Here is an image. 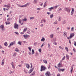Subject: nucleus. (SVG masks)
I'll return each mask as SVG.
<instances>
[{
	"label": "nucleus",
	"instance_id": "f257e3e1",
	"mask_svg": "<svg viewBox=\"0 0 76 76\" xmlns=\"http://www.w3.org/2000/svg\"><path fill=\"white\" fill-rule=\"evenodd\" d=\"M29 3H27L26 4L23 6H21L19 4H17V6H18V7H27L28 5H29Z\"/></svg>",
	"mask_w": 76,
	"mask_h": 76
},
{
	"label": "nucleus",
	"instance_id": "f03ea898",
	"mask_svg": "<svg viewBox=\"0 0 76 76\" xmlns=\"http://www.w3.org/2000/svg\"><path fill=\"white\" fill-rule=\"evenodd\" d=\"M64 10L68 13L70 12V9L69 7H66L64 8Z\"/></svg>",
	"mask_w": 76,
	"mask_h": 76
},
{
	"label": "nucleus",
	"instance_id": "7ed1b4c3",
	"mask_svg": "<svg viewBox=\"0 0 76 76\" xmlns=\"http://www.w3.org/2000/svg\"><path fill=\"white\" fill-rule=\"evenodd\" d=\"M14 27L15 29H18L19 25L18 24H16V23H15L14 25Z\"/></svg>",
	"mask_w": 76,
	"mask_h": 76
},
{
	"label": "nucleus",
	"instance_id": "20e7f679",
	"mask_svg": "<svg viewBox=\"0 0 76 76\" xmlns=\"http://www.w3.org/2000/svg\"><path fill=\"white\" fill-rule=\"evenodd\" d=\"M46 68L45 66H41V68L40 69L41 72H42V71H44L45 70Z\"/></svg>",
	"mask_w": 76,
	"mask_h": 76
},
{
	"label": "nucleus",
	"instance_id": "39448f33",
	"mask_svg": "<svg viewBox=\"0 0 76 76\" xmlns=\"http://www.w3.org/2000/svg\"><path fill=\"white\" fill-rule=\"evenodd\" d=\"M73 36H74V34H71L69 37H67L68 39H70V38H72Z\"/></svg>",
	"mask_w": 76,
	"mask_h": 76
},
{
	"label": "nucleus",
	"instance_id": "423d86ee",
	"mask_svg": "<svg viewBox=\"0 0 76 76\" xmlns=\"http://www.w3.org/2000/svg\"><path fill=\"white\" fill-rule=\"evenodd\" d=\"M61 62H62V61H61L58 64V67H62V65H61Z\"/></svg>",
	"mask_w": 76,
	"mask_h": 76
},
{
	"label": "nucleus",
	"instance_id": "0eeeda50",
	"mask_svg": "<svg viewBox=\"0 0 76 76\" xmlns=\"http://www.w3.org/2000/svg\"><path fill=\"white\" fill-rule=\"evenodd\" d=\"M23 36L25 39H27V38H28V37H29V35L28 34L23 35Z\"/></svg>",
	"mask_w": 76,
	"mask_h": 76
},
{
	"label": "nucleus",
	"instance_id": "6e6552de",
	"mask_svg": "<svg viewBox=\"0 0 76 76\" xmlns=\"http://www.w3.org/2000/svg\"><path fill=\"white\" fill-rule=\"evenodd\" d=\"M74 9L73 8H72V11L71 12V16H72V15H73V13H74Z\"/></svg>",
	"mask_w": 76,
	"mask_h": 76
},
{
	"label": "nucleus",
	"instance_id": "1a4fd4ad",
	"mask_svg": "<svg viewBox=\"0 0 76 76\" xmlns=\"http://www.w3.org/2000/svg\"><path fill=\"white\" fill-rule=\"evenodd\" d=\"M4 59H3V60H2L1 61V65H2V66H3V65H4Z\"/></svg>",
	"mask_w": 76,
	"mask_h": 76
},
{
	"label": "nucleus",
	"instance_id": "9d476101",
	"mask_svg": "<svg viewBox=\"0 0 76 76\" xmlns=\"http://www.w3.org/2000/svg\"><path fill=\"white\" fill-rule=\"evenodd\" d=\"M15 43V42L14 41L10 43V46H12V45H14Z\"/></svg>",
	"mask_w": 76,
	"mask_h": 76
},
{
	"label": "nucleus",
	"instance_id": "9b49d317",
	"mask_svg": "<svg viewBox=\"0 0 76 76\" xmlns=\"http://www.w3.org/2000/svg\"><path fill=\"white\" fill-rule=\"evenodd\" d=\"M54 7H52L50 8H48L49 11H50V12H51V10L54 9Z\"/></svg>",
	"mask_w": 76,
	"mask_h": 76
},
{
	"label": "nucleus",
	"instance_id": "f8f14e48",
	"mask_svg": "<svg viewBox=\"0 0 76 76\" xmlns=\"http://www.w3.org/2000/svg\"><path fill=\"white\" fill-rule=\"evenodd\" d=\"M35 75V71H34L30 75V76H34Z\"/></svg>",
	"mask_w": 76,
	"mask_h": 76
},
{
	"label": "nucleus",
	"instance_id": "ddd939ff",
	"mask_svg": "<svg viewBox=\"0 0 76 76\" xmlns=\"http://www.w3.org/2000/svg\"><path fill=\"white\" fill-rule=\"evenodd\" d=\"M25 65H26V66L27 69H29V65L28 64H25Z\"/></svg>",
	"mask_w": 76,
	"mask_h": 76
},
{
	"label": "nucleus",
	"instance_id": "4468645a",
	"mask_svg": "<svg viewBox=\"0 0 76 76\" xmlns=\"http://www.w3.org/2000/svg\"><path fill=\"white\" fill-rule=\"evenodd\" d=\"M54 37V34H51L50 36V38H53Z\"/></svg>",
	"mask_w": 76,
	"mask_h": 76
},
{
	"label": "nucleus",
	"instance_id": "2eb2a0df",
	"mask_svg": "<svg viewBox=\"0 0 76 76\" xmlns=\"http://www.w3.org/2000/svg\"><path fill=\"white\" fill-rule=\"evenodd\" d=\"M73 66H71V67L70 72L71 73H72V72H73Z\"/></svg>",
	"mask_w": 76,
	"mask_h": 76
},
{
	"label": "nucleus",
	"instance_id": "dca6fc26",
	"mask_svg": "<svg viewBox=\"0 0 76 76\" xmlns=\"http://www.w3.org/2000/svg\"><path fill=\"white\" fill-rule=\"evenodd\" d=\"M33 71V68L32 69H30L28 72L29 73H31V72Z\"/></svg>",
	"mask_w": 76,
	"mask_h": 76
},
{
	"label": "nucleus",
	"instance_id": "f3484780",
	"mask_svg": "<svg viewBox=\"0 0 76 76\" xmlns=\"http://www.w3.org/2000/svg\"><path fill=\"white\" fill-rule=\"evenodd\" d=\"M49 74H50V72L48 71L46 73L45 75L46 76H48Z\"/></svg>",
	"mask_w": 76,
	"mask_h": 76
},
{
	"label": "nucleus",
	"instance_id": "a211bd4d",
	"mask_svg": "<svg viewBox=\"0 0 76 76\" xmlns=\"http://www.w3.org/2000/svg\"><path fill=\"white\" fill-rule=\"evenodd\" d=\"M56 41V38H55L53 39V41H52V42H55Z\"/></svg>",
	"mask_w": 76,
	"mask_h": 76
},
{
	"label": "nucleus",
	"instance_id": "6ab92c4d",
	"mask_svg": "<svg viewBox=\"0 0 76 76\" xmlns=\"http://www.w3.org/2000/svg\"><path fill=\"white\" fill-rule=\"evenodd\" d=\"M22 20L23 21H23H26L27 19L26 18H24V19H22Z\"/></svg>",
	"mask_w": 76,
	"mask_h": 76
},
{
	"label": "nucleus",
	"instance_id": "aec40b11",
	"mask_svg": "<svg viewBox=\"0 0 76 76\" xmlns=\"http://www.w3.org/2000/svg\"><path fill=\"white\" fill-rule=\"evenodd\" d=\"M26 31H27V28H25L24 29L23 32L25 33V32Z\"/></svg>",
	"mask_w": 76,
	"mask_h": 76
},
{
	"label": "nucleus",
	"instance_id": "412c9836",
	"mask_svg": "<svg viewBox=\"0 0 76 76\" xmlns=\"http://www.w3.org/2000/svg\"><path fill=\"white\" fill-rule=\"evenodd\" d=\"M18 44H19V45H22V42L20 41H19L18 42Z\"/></svg>",
	"mask_w": 76,
	"mask_h": 76
},
{
	"label": "nucleus",
	"instance_id": "4be33fe9",
	"mask_svg": "<svg viewBox=\"0 0 76 76\" xmlns=\"http://www.w3.org/2000/svg\"><path fill=\"white\" fill-rule=\"evenodd\" d=\"M66 20H64L62 21L63 24L64 25V24H66Z\"/></svg>",
	"mask_w": 76,
	"mask_h": 76
},
{
	"label": "nucleus",
	"instance_id": "5701e85b",
	"mask_svg": "<svg viewBox=\"0 0 76 76\" xmlns=\"http://www.w3.org/2000/svg\"><path fill=\"white\" fill-rule=\"evenodd\" d=\"M43 62L44 63H45V64H47V60H44Z\"/></svg>",
	"mask_w": 76,
	"mask_h": 76
},
{
	"label": "nucleus",
	"instance_id": "b1692460",
	"mask_svg": "<svg viewBox=\"0 0 76 76\" xmlns=\"http://www.w3.org/2000/svg\"><path fill=\"white\" fill-rule=\"evenodd\" d=\"M66 57L67 58V59H69V55H66Z\"/></svg>",
	"mask_w": 76,
	"mask_h": 76
},
{
	"label": "nucleus",
	"instance_id": "393cba45",
	"mask_svg": "<svg viewBox=\"0 0 76 76\" xmlns=\"http://www.w3.org/2000/svg\"><path fill=\"white\" fill-rule=\"evenodd\" d=\"M45 40V38L44 37H42V38L41 39V41H44Z\"/></svg>",
	"mask_w": 76,
	"mask_h": 76
},
{
	"label": "nucleus",
	"instance_id": "a878e982",
	"mask_svg": "<svg viewBox=\"0 0 76 76\" xmlns=\"http://www.w3.org/2000/svg\"><path fill=\"white\" fill-rule=\"evenodd\" d=\"M0 28L1 29L2 28H4V26L3 25H1V26H0Z\"/></svg>",
	"mask_w": 76,
	"mask_h": 76
},
{
	"label": "nucleus",
	"instance_id": "bb28decb",
	"mask_svg": "<svg viewBox=\"0 0 76 76\" xmlns=\"http://www.w3.org/2000/svg\"><path fill=\"white\" fill-rule=\"evenodd\" d=\"M61 17H59L58 18V20L59 22H60V21H61Z\"/></svg>",
	"mask_w": 76,
	"mask_h": 76
},
{
	"label": "nucleus",
	"instance_id": "cd10ccee",
	"mask_svg": "<svg viewBox=\"0 0 76 76\" xmlns=\"http://www.w3.org/2000/svg\"><path fill=\"white\" fill-rule=\"evenodd\" d=\"M4 45H5V46H7V42H5L4 43Z\"/></svg>",
	"mask_w": 76,
	"mask_h": 76
},
{
	"label": "nucleus",
	"instance_id": "c85d7f7f",
	"mask_svg": "<svg viewBox=\"0 0 76 76\" xmlns=\"http://www.w3.org/2000/svg\"><path fill=\"white\" fill-rule=\"evenodd\" d=\"M30 20L31 19H34V17H31L30 18Z\"/></svg>",
	"mask_w": 76,
	"mask_h": 76
},
{
	"label": "nucleus",
	"instance_id": "c756f323",
	"mask_svg": "<svg viewBox=\"0 0 76 76\" xmlns=\"http://www.w3.org/2000/svg\"><path fill=\"white\" fill-rule=\"evenodd\" d=\"M37 2V0H34V4H36Z\"/></svg>",
	"mask_w": 76,
	"mask_h": 76
},
{
	"label": "nucleus",
	"instance_id": "7c9ffc66",
	"mask_svg": "<svg viewBox=\"0 0 76 76\" xmlns=\"http://www.w3.org/2000/svg\"><path fill=\"white\" fill-rule=\"evenodd\" d=\"M58 6V5H57V6H56L55 7H54V9H56V8H57Z\"/></svg>",
	"mask_w": 76,
	"mask_h": 76
},
{
	"label": "nucleus",
	"instance_id": "2f4dec72",
	"mask_svg": "<svg viewBox=\"0 0 76 76\" xmlns=\"http://www.w3.org/2000/svg\"><path fill=\"white\" fill-rule=\"evenodd\" d=\"M53 17V14H52L50 15V18H52Z\"/></svg>",
	"mask_w": 76,
	"mask_h": 76
},
{
	"label": "nucleus",
	"instance_id": "473e14b6",
	"mask_svg": "<svg viewBox=\"0 0 76 76\" xmlns=\"http://www.w3.org/2000/svg\"><path fill=\"white\" fill-rule=\"evenodd\" d=\"M10 6V4H8V5H7V8H8V9H9Z\"/></svg>",
	"mask_w": 76,
	"mask_h": 76
},
{
	"label": "nucleus",
	"instance_id": "72a5a7b5",
	"mask_svg": "<svg viewBox=\"0 0 76 76\" xmlns=\"http://www.w3.org/2000/svg\"><path fill=\"white\" fill-rule=\"evenodd\" d=\"M15 51H16L17 52H19V50H18V48H16L15 50Z\"/></svg>",
	"mask_w": 76,
	"mask_h": 76
},
{
	"label": "nucleus",
	"instance_id": "f704fd0d",
	"mask_svg": "<svg viewBox=\"0 0 76 76\" xmlns=\"http://www.w3.org/2000/svg\"><path fill=\"white\" fill-rule=\"evenodd\" d=\"M65 49L66 51H69V49H68V48L67 47H66L65 48Z\"/></svg>",
	"mask_w": 76,
	"mask_h": 76
},
{
	"label": "nucleus",
	"instance_id": "c9c22d12",
	"mask_svg": "<svg viewBox=\"0 0 76 76\" xmlns=\"http://www.w3.org/2000/svg\"><path fill=\"white\" fill-rule=\"evenodd\" d=\"M66 57H65V56H64L62 59V60L61 61H62L63 60H64L65 59V58Z\"/></svg>",
	"mask_w": 76,
	"mask_h": 76
},
{
	"label": "nucleus",
	"instance_id": "e433bc0d",
	"mask_svg": "<svg viewBox=\"0 0 76 76\" xmlns=\"http://www.w3.org/2000/svg\"><path fill=\"white\" fill-rule=\"evenodd\" d=\"M32 54H34V50L33 49L32 50Z\"/></svg>",
	"mask_w": 76,
	"mask_h": 76
},
{
	"label": "nucleus",
	"instance_id": "4c0bfd02",
	"mask_svg": "<svg viewBox=\"0 0 76 76\" xmlns=\"http://www.w3.org/2000/svg\"><path fill=\"white\" fill-rule=\"evenodd\" d=\"M74 31V28L72 27L71 28V31Z\"/></svg>",
	"mask_w": 76,
	"mask_h": 76
},
{
	"label": "nucleus",
	"instance_id": "58836bf2",
	"mask_svg": "<svg viewBox=\"0 0 76 76\" xmlns=\"http://www.w3.org/2000/svg\"><path fill=\"white\" fill-rule=\"evenodd\" d=\"M62 10V9L61 8H59L58 10V11H59V12H60V11H61Z\"/></svg>",
	"mask_w": 76,
	"mask_h": 76
},
{
	"label": "nucleus",
	"instance_id": "ea45409f",
	"mask_svg": "<svg viewBox=\"0 0 76 76\" xmlns=\"http://www.w3.org/2000/svg\"><path fill=\"white\" fill-rule=\"evenodd\" d=\"M12 67L13 69H15V65H12Z\"/></svg>",
	"mask_w": 76,
	"mask_h": 76
},
{
	"label": "nucleus",
	"instance_id": "a19ab883",
	"mask_svg": "<svg viewBox=\"0 0 76 76\" xmlns=\"http://www.w3.org/2000/svg\"><path fill=\"white\" fill-rule=\"evenodd\" d=\"M41 8H39L37 9V10H41Z\"/></svg>",
	"mask_w": 76,
	"mask_h": 76
},
{
	"label": "nucleus",
	"instance_id": "79ce46f5",
	"mask_svg": "<svg viewBox=\"0 0 76 76\" xmlns=\"http://www.w3.org/2000/svg\"><path fill=\"white\" fill-rule=\"evenodd\" d=\"M48 47L49 48H50V44L48 43Z\"/></svg>",
	"mask_w": 76,
	"mask_h": 76
},
{
	"label": "nucleus",
	"instance_id": "37998d69",
	"mask_svg": "<svg viewBox=\"0 0 76 76\" xmlns=\"http://www.w3.org/2000/svg\"><path fill=\"white\" fill-rule=\"evenodd\" d=\"M27 33L28 34H31V32H30V31H28L27 32Z\"/></svg>",
	"mask_w": 76,
	"mask_h": 76
},
{
	"label": "nucleus",
	"instance_id": "c03bdc74",
	"mask_svg": "<svg viewBox=\"0 0 76 76\" xmlns=\"http://www.w3.org/2000/svg\"><path fill=\"white\" fill-rule=\"evenodd\" d=\"M28 48L29 49L30 51H31V48L30 47H28Z\"/></svg>",
	"mask_w": 76,
	"mask_h": 76
},
{
	"label": "nucleus",
	"instance_id": "a18cd8bd",
	"mask_svg": "<svg viewBox=\"0 0 76 76\" xmlns=\"http://www.w3.org/2000/svg\"><path fill=\"white\" fill-rule=\"evenodd\" d=\"M64 37H66L67 36L66 35V34L65 33H64Z\"/></svg>",
	"mask_w": 76,
	"mask_h": 76
},
{
	"label": "nucleus",
	"instance_id": "49530a36",
	"mask_svg": "<svg viewBox=\"0 0 76 76\" xmlns=\"http://www.w3.org/2000/svg\"><path fill=\"white\" fill-rule=\"evenodd\" d=\"M11 65H12V66L14 65V63H13V62H12V63H11Z\"/></svg>",
	"mask_w": 76,
	"mask_h": 76
},
{
	"label": "nucleus",
	"instance_id": "de8ad7c7",
	"mask_svg": "<svg viewBox=\"0 0 76 76\" xmlns=\"http://www.w3.org/2000/svg\"><path fill=\"white\" fill-rule=\"evenodd\" d=\"M19 22L20 23H21V20L20 19H19Z\"/></svg>",
	"mask_w": 76,
	"mask_h": 76
},
{
	"label": "nucleus",
	"instance_id": "09e8293b",
	"mask_svg": "<svg viewBox=\"0 0 76 76\" xmlns=\"http://www.w3.org/2000/svg\"><path fill=\"white\" fill-rule=\"evenodd\" d=\"M58 72H61V69H60V68H58Z\"/></svg>",
	"mask_w": 76,
	"mask_h": 76
},
{
	"label": "nucleus",
	"instance_id": "8fccbe9b",
	"mask_svg": "<svg viewBox=\"0 0 76 76\" xmlns=\"http://www.w3.org/2000/svg\"><path fill=\"white\" fill-rule=\"evenodd\" d=\"M12 73H14V71L12 72V71H10V74H11Z\"/></svg>",
	"mask_w": 76,
	"mask_h": 76
},
{
	"label": "nucleus",
	"instance_id": "3c124183",
	"mask_svg": "<svg viewBox=\"0 0 76 76\" xmlns=\"http://www.w3.org/2000/svg\"><path fill=\"white\" fill-rule=\"evenodd\" d=\"M9 24H10V22L9 23H6V25H9Z\"/></svg>",
	"mask_w": 76,
	"mask_h": 76
},
{
	"label": "nucleus",
	"instance_id": "603ef678",
	"mask_svg": "<svg viewBox=\"0 0 76 76\" xmlns=\"http://www.w3.org/2000/svg\"><path fill=\"white\" fill-rule=\"evenodd\" d=\"M47 14H48V15H50V14H51V13L50 12H47Z\"/></svg>",
	"mask_w": 76,
	"mask_h": 76
},
{
	"label": "nucleus",
	"instance_id": "864d4df0",
	"mask_svg": "<svg viewBox=\"0 0 76 76\" xmlns=\"http://www.w3.org/2000/svg\"><path fill=\"white\" fill-rule=\"evenodd\" d=\"M53 44L55 45H57V43L55 42H53Z\"/></svg>",
	"mask_w": 76,
	"mask_h": 76
},
{
	"label": "nucleus",
	"instance_id": "5fc2aeb1",
	"mask_svg": "<svg viewBox=\"0 0 76 76\" xmlns=\"http://www.w3.org/2000/svg\"><path fill=\"white\" fill-rule=\"evenodd\" d=\"M44 43H43L42 45L41 46V47H43V46H44Z\"/></svg>",
	"mask_w": 76,
	"mask_h": 76
},
{
	"label": "nucleus",
	"instance_id": "6e6d98bb",
	"mask_svg": "<svg viewBox=\"0 0 76 76\" xmlns=\"http://www.w3.org/2000/svg\"><path fill=\"white\" fill-rule=\"evenodd\" d=\"M29 55H30V56L32 54V53H31V52H29L28 53Z\"/></svg>",
	"mask_w": 76,
	"mask_h": 76
},
{
	"label": "nucleus",
	"instance_id": "4d7b16f0",
	"mask_svg": "<svg viewBox=\"0 0 76 76\" xmlns=\"http://www.w3.org/2000/svg\"><path fill=\"white\" fill-rule=\"evenodd\" d=\"M13 56H16V53H14V54L13 55Z\"/></svg>",
	"mask_w": 76,
	"mask_h": 76
},
{
	"label": "nucleus",
	"instance_id": "13d9d810",
	"mask_svg": "<svg viewBox=\"0 0 76 76\" xmlns=\"http://www.w3.org/2000/svg\"><path fill=\"white\" fill-rule=\"evenodd\" d=\"M39 51L40 53H41V49H39Z\"/></svg>",
	"mask_w": 76,
	"mask_h": 76
},
{
	"label": "nucleus",
	"instance_id": "bf43d9fd",
	"mask_svg": "<svg viewBox=\"0 0 76 76\" xmlns=\"http://www.w3.org/2000/svg\"><path fill=\"white\" fill-rule=\"evenodd\" d=\"M24 72H25V73H26V74L28 73V72H26V71H25V69L24 70Z\"/></svg>",
	"mask_w": 76,
	"mask_h": 76
},
{
	"label": "nucleus",
	"instance_id": "052dcab7",
	"mask_svg": "<svg viewBox=\"0 0 76 76\" xmlns=\"http://www.w3.org/2000/svg\"><path fill=\"white\" fill-rule=\"evenodd\" d=\"M57 22L56 21L54 23V24H57Z\"/></svg>",
	"mask_w": 76,
	"mask_h": 76
},
{
	"label": "nucleus",
	"instance_id": "680f3d73",
	"mask_svg": "<svg viewBox=\"0 0 76 76\" xmlns=\"http://www.w3.org/2000/svg\"><path fill=\"white\" fill-rule=\"evenodd\" d=\"M48 76H52V74H49V75Z\"/></svg>",
	"mask_w": 76,
	"mask_h": 76
},
{
	"label": "nucleus",
	"instance_id": "e2e57ef3",
	"mask_svg": "<svg viewBox=\"0 0 76 76\" xmlns=\"http://www.w3.org/2000/svg\"><path fill=\"white\" fill-rule=\"evenodd\" d=\"M64 70V69H61V71L62 72H63Z\"/></svg>",
	"mask_w": 76,
	"mask_h": 76
},
{
	"label": "nucleus",
	"instance_id": "0e129e2a",
	"mask_svg": "<svg viewBox=\"0 0 76 76\" xmlns=\"http://www.w3.org/2000/svg\"><path fill=\"white\" fill-rule=\"evenodd\" d=\"M15 33L17 34V35H19V33H18V32H15Z\"/></svg>",
	"mask_w": 76,
	"mask_h": 76
},
{
	"label": "nucleus",
	"instance_id": "69168bd1",
	"mask_svg": "<svg viewBox=\"0 0 76 76\" xmlns=\"http://www.w3.org/2000/svg\"><path fill=\"white\" fill-rule=\"evenodd\" d=\"M1 53H2V54H4V51L2 50L1 51Z\"/></svg>",
	"mask_w": 76,
	"mask_h": 76
},
{
	"label": "nucleus",
	"instance_id": "338daca9",
	"mask_svg": "<svg viewBox=\"0 0 76 76\" xmlns=\"http://www.w3.org/2000/svg\"><path fill=\"white\" fill-rule=\"evenodd\" d=\"M7 5H4V7H7Z\"/></svg>",
	"mask_w": 76,
	"mask_h": 76
},
{
	"label": "nucleus",
	"instance_id": "774afa93",
	"mask_svg": "<svg viewBox=\"0 0 76 76\" xmlns=\"http://www.w3.org/2000/svg\"><path fill=\"white\" fill-rule=\"evenodd\" d=\"M57 76H60V75L59 74H58L57 75Z\"/></svg>",
	"mask_w": 76,
	"mask_h": 76
}]
</instances>
